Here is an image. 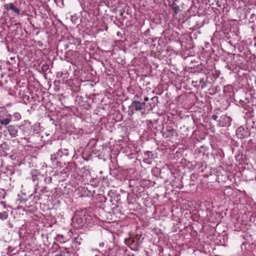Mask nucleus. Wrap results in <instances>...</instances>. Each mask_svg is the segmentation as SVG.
<instances>
[{"label":"nucleus","instance_id":"2","mask_svg":"<svg viewBox=\"0 0 256 256\" xmlns=\"http://www.w3.org/2000/svg\"><path fill=\"white\" fill-rule=\"evenodd\" d=\"M12 115L8 113V110L3 108L0 110V129L2 126H6L12 121Z\"/></svg>","mask_w":256,"mask_h":256},{"label":"nucleus","instance_id":"18","mask_svg":"<svg viewBox=\"0 0 256 256\" xmlns=\"http://www.w3.org/2000/svg\"><path fill=\"white\" fill-rule=\"evenodd\" d=\"M152 173L154 176L158 177L161 174V169L157 167H154L152 170Z\"/></svg>","mask_w":256,"mask_h":256},{"label":"nucleus","instance_id":"10","mask_svg":"<svg viewBox=\"0 0 256 256\" xmlns=\"http://www.w3.org/2000/svg\"><path fill=\"white\" fill-rule=\"evenodd\" d=\"M54 239L57 242L61 244H64L68 242L69 240L68 236L62 234H58Z\"/></svg>","mask_w":256,"mask_h":256},{"label":"nucleus","instance_id":"5","mask_svg":"<svg viewBox=\"0 0 256 256\" xmlns=\"http://www.w3.org/2000/svg\"><path fill=\"white\" fill-rule=\"evenodd\" d=\"M236 136L238 138L243 139L250 136V132H248L247 128H245L241 126L236 130Z\"/></svg>","mask_w":256,"mask_h":256},{"label":"nucleus","instance_id":"26","mask_svg":"<svg viewBox=\"0 0 256 256\" xmlns=\"http://www.w3.org/2000/svg\"><path fill=\"white\" fill-rule=\"evenodd\" d=\"M152 160L150 158L144 157L143 161L144 163L150 164H151Z\"/></svg>","mask_w":256,"mask_h":256},{"label":"nucleus","instance_id":"22","mask_svg":"<svg viewBox=\"0 0 256 256\" xmlns=\"http://www.w3.org/2000/svg\"><path fill=\"white\" fill-rule=\"evenodd\" d=\"M144 156L146 158L152 160L154 158V154L150 151H146L144 152Z\"/></svg>","mask_w":256,"mask_h":256},{"label":"nucleus","instance_id":"39","mask_svg":"<svg viewBox=\"0 0 256 256\" xmlns=\"http://www.w3.org/2000/svg\"><path fill=\"white\" fill-rule=\"evenodd\" d=\"M144 114V112H142V114Z\"/></svg>","mask_w":256,"mask_h":256},{"label":"nucleus","instance_id":"38","mask_svg":"<svg viewBox=\"0 0 256 256\" xmlns=\"http://www.w3.org/2000/svg\"><path fill=\"white\" fill-rule=\"evenodd\" d=\"M243 62H241L240 63H238V64H242Z\"/></svg>","mask_w":256,"mask_h":256},{"label":"nucleus","instance_id":"13","mask_svg":"<svg viewBox=\"0 0 256 256\" xmlns=\"http://www.w3.org/2000/svg\"><path fill=\"white\" fill-rule=\"evenodd\" d=\"M166 130L168 133V135L166 136L168 138H172L174 136L175 134H177L176 130L170 126H166Z\"/></svg>","mask_w":256,"mask_h":256},{"label":"nucleus","instance_id":"33","mask_svg":"<svg viewBox=\"0 0 256 256\" xmlns=\"http://www.w3.org/2000/svg\"><path fill=\"white\" fill-rule=\"evenodd\" d=\"M32 180L33 182H35L36 180V176L35 175H32Z\"/></svg>","mask_w":256,"mask_h":256},{"label":"nucleus","instance_id":"24","mask_svg":"<svg viewBox=\"0 0 256 256\" xmlns=\"http://www.w3.org/2000/svg\"><path fill=\"white\" fill-rule=\"evenodd\" d=\"M78 18L76 14L72 16L70 18L71 21L74 24L78 23Z\"/></svg>","mask_w":256,"mask_h":256},{"label":"nucleus","instance_id":"12","mask_svg":"<svg viewBox=\"0 0 256 256\" xmlns=\"http://www.w3.org/2000/svg\"><path fill=\"white\" fill-rule=\"evenodd\" d=\"M69 44L74 46H80L81 44V40L79 38H75L73 36H71L69 38Z\"/></svg>","mask_w":256,"mask_h":256},{"label":"nucleus","instance_id":"15","mask_svg":"<svg viewBox=\"0 0 256 256\" xmlns=\"http://www.w3.org/2000/svg\"><path fill=\"white\" fill-rule=\"evenodd\" d=\"M56 154L58 156L61 157L62 155L64 156H68L69 155V149L68 148H61L60 150H58V151L56 152Z\"/></svg>","mask_w":256,"mask_h":256},{"label":"nucleus","instance_id":"29","mask_svg":"<svg viewBox=\"0 0 256 256\" xmlns=\"http://www.w3.org/2000/svg\"><path fill=\"white\" fill-rule=\"evenodd\" d=\"M42 68L43 71L46 72L48 69V66L47 65H42Z\"/></svg>","mask_w":256,"mask_h":256},{"label":"nucleus","instance_id":"37","mask_svg":"<svg viewBox=\"0 0 256 256\" xmlns=\"http://www.w3.org/2000/svg\"><path fill=\"white\" fill-rule=\"evenodd\" d=\"M32 194H30V195L28 196V197H30V196H32Z\"/></svg>","mask_w":256,"mask_h":256},{"label":"nucleus","instance_id":"25","mask_svg":"<svg viewBox=\"0 0 256 256\" xmlns=\"http://www.w3.org/2000/svg\"><path fill=\"white\" fill-rule=\"evenodd\" d=\"M16 120H19L21 119V115L18 112H14L12 116Z\"/></svg>","mask_w":256,"mask_h":256},{"label":"nucleus","instance_id":"35","mask_svg":"<svg viewBox=\"0 0 256 256\" xmlns=\"http://www.w3.org/2000/svg\"><path fill=\"white\" fill-rule=\"evenodd\" d=\"M236 57H238L239 58H242V59L244 60V57L242 56H240V54H237Z\"/></svg>","mask_w":256,"mask_h":256},{"label":"nucleus","instance_id":"8","mask_svg":"<svg viewBox=\"0 0 256 256\" xmlns=\"http://www.w3.org/2000/svg\"><path fill=\"white\" fill-rule=\"evenodd\" d=\"M128 243L130 248L136 251L138 250V246L142 242L138 239L130 238L128 240Z\"/></svg>","mask_w":256,"mask_h":256},{"label":"nucleus","instance_id":"30","mask_svg":"<svg viewBox=\"0 0 256 256\" xmlns=\"http://www.w3.org/2000/svg\"><path fill=\"white\" fill-rule=\"evenodd\" d=\"M124 12H125V11L124 9H120L119 10L120 15L122 16H123Z\"/></svg>","mask_w":256,"mask_h":256},{"label":"nucleus","instance_id":"11","mask_svg":"<svg viewBox=\"0 0 256 256\" xmlns=\"http://www.w3.org/2000/svg\"><path fill=\"white\" fill-rule=\"evenodd\" d=\"M64 250H61L58 254L55 256H73L72 252L68 250V248L63 247Z\"/></svg>","mask_w":256,"mask_h":256},{"label":"nucleus","instance_id":"17","mask_svg":"<svg viewBox=\"0 0 256 256\" xmlns=\"http://www.w3.org/2000/svg\"><path fill=\"white\" fill-rule=\"evenodd\" d=\"M170 6L172 8L176 14H177L180 10V6L176 3L169 4Z\"/></svg>","mask_w":256,"mask_h":256},{"label":"nucleus","instance_id":"20","mask_svg":"<svg viewBox=\"0 0 256 256\" xmlns=\"http://www.w3.org/2000/svg\"><path fill=\"white\" fill-rule=\"evenodd\" d=\"M8 214L6 212H0V220H6L8 218Z\"/></svg>","mask_w":256,"mask_h":256},{"label":"nucleus","instance_id":"4","mask_svg":"<svg viewBox=\"0 0 256 256\" xmlns=\"http://www.w3.org/2000/svg\"><path fill=\"white\" fill-rule=\"evenodd\" d=\"M47 188V187H44L38 192V188H35L34 194H36L33 197V200L34 202L36 203L38 201L42 200L44 196H45V194L49 192V190H48Z\"/></svg>","mask_w":256,"mask_h":256},{"label":"nucleus","instance_id":"34","mask_svg":"<svg viewBox=\"0 0 256 256\" xmlns=\"http://www.w3.org/2000/svg\"><path fill=\"white\" fill-rule=\"evenodd\" d=\"M148 100H149V98L148 96H146L144 98V102H148Z\"/></svg>","mask_w":256,"mask_h":256},{"label":"nucleus","instance_id":"27","mask_svg":"<svg viewBox=\"0 0 256 256\" xmlns=\"http://www.w3.org/2000/svg\"><path fill=\"white\" fill-rule=\"evenodd\" d=\"M196 176V174H192L190 176V185H192L194 186V178H195Z\"/></svg>","mask_w":256,"mask_h":256},{"label":"nucleus","instance_id":"1","mask_svg":"<svg viewBox=\"0 0 256 256\" xmlns=\"http://www.w3.org/2000/svg\"><path fill=\"white\" fill-rule=\"evenodd\" d=\"M146 108L147 104L146 102H142L136 100H132L131 104L128 106V114L132 116L135 112L145 110Z\"/></svg>","mask_w":256,"mask_h":256},{"label":"nucleus","instance_id":"23","mask_svg":"<svg viewBox=\"0 0 256 256\" xmlns=\"http://www.w3.org/2000/svg\"><path fill=\"white\" fill-rule=\"evenodd\" d=\"M199 87H200L201 88H204L206 86V83L204 81V79L200 78L199 82V85L198 86Z\"/></svg>","mask_w":256,"mask_h":256},{"label":"nucleus","instance_id":"7","mask_svg":"<svg viewBox=\"0 0 256 256\" xmlns=\"http://www.w3.org/2000/svg\"><path fill=\"white\" fill-rule=\"evenodd\" d=\"M6 128L12 138H16L18 136V130L20 128V126L17 124H8Z\"/></svg>","mask_w":256,"mask_h":256},{"label":"nucleus","instance_id":"31","mask_svg":"<svg viewBox=\"0 0 256 256\" xmlns=\"http://www.w3.org/2000/svg\"><path fill=\"white\" fill-rule=\"evenodd\" d=\"M58 75H60V76H62V75L64 74V78H67V75L68 74V73H65L64 74H62V72H61L60 73V72H58Z\"/></svg>","mask_w":256,"mask_h":256},{"label":"nucleus","instance_id":"21","mask_svg":"<svg viewBox=\"0 0 256 256\" xmlns=\"http://www.w3.org/2000/svg\"><path fill=\"white\" fill-rule=\"evenodd\" d=\"M90 182L92 186H97L98 184V180L96 178H94L90 180Z\"/></svg>","mask_w":256,"mask_h":256},{"label":"nucleus","instance_id":"6","mask_svg":"<svg viewBox=\"0 0 256 256\" xmlns=\"http://www.w3.org/2000/svg\"><path fill=\"white\" fill-rule=\"evenodd\" d=\"M232 118L227 115L222 116L218 120V126L221 127H228L231 125Z\"/></svg>","mask_w":256,"mask_h":256},{"label":"nucleus","instance_id":"40","mask_svg":"<svg viewBox=\"0 0 256 256\" xmlns=\"http://www.w3.org/2000/svg\"><path fill=\"white\" fill-rule=\"evenodd\" d=\"M10 104H7L6 106H10Z\"/></svg>","mask_w":256,"mask_h":256},{"label":"nucleus","instance_id":"16","mask_svg":"<svg viewBox=\"0 0 256 256\" xmlns=\"http://www.w3.org/2000/svg\"><path fill=\"white\" fill-rule=\"evenodd\" d=\"M82 240V238L80 236H77L74 239H72V242L73 244H76L75 246L76 248L77 246H79L81 244Z\"/></svg>","mask_w":256,"mask_h":256},{"label":"nucleus","instance_id":"19","mask_svg":"<svg viewBox=\"0 0 256 256\" xmlns=\"http://www.w3.org/2000/svg\"><path fill=\"white\" fill-rule=\"evenodd\" d=\"M151 100L152 102L151 104H150V107L152 108L153 107H154L156 105L158 102V97L156 96H154L151 98Z\"/></svg>","mask_w":256,"mask_h":256},{"label":"nucleus","instance_id":"9","mask_svg":"<svg viewBox=\"0 0 256 256\" xmlns=\"http://www.w3.org/2000/svg\"><path fill=\"white\" fill-rule=\"evenodd\" d=\"M4 8L8 11L10 10H12L13 12H14V13L18 15L20 14V10L18 8L16 7L14 4L12 3L6 4L4 6Z\"/></svg>","mask_w":256,"mask_h":256},{"label":"nucleus","instance_id":"36","mask_svg":"<svg viewBox=\"0 0 256 256\" xmlns=\"http://www.w3.org/2000/svg\"><path fill=\"white\" fill-rule=\"evenodd\" d=\"M198 82V81H194V80H192V84H194V83L197 84Z\"/></svg>","mask_w":256,"mask_h":256},{"label":"nucleus","instance_id":"14","mask_svg":"<svg viewBox=\"0 0 256 256\" xmlns=\"http://www.w3.org/2000/svg\"><path fill=\"white\" fill-rule=\"evenodd\" d=\"M58 156V154H54L51 155L50 160L52 162V164L53 167L56 168L59 166L58 164L60 162L57 160V158Z\"/></svg>","mask_w":256,"mask_h":256},{"label":"nucleus","instance_id":"28","mask_svg":"<svg viewBox=\"0 0 256 256\" xmlns=\"http://www.w3.org/2000/svg\"><path fill=\"white\" fill-rule=\"evenodd\" d=\"M28 198L27 197L22 198L20 199V203H24L28 200Z\"/></svg>","mask_w":256,"mask_h":256},{"label":"nucleus","instance_id":"3","mask_svg":"<svg viewBox=\"0 0 256 256\" xmlns=\"http://www.w3.org/2000/svg\"><path fill=\"white\" fill-rule=\"evenodd\" d=\"M64 57L65 60L72 64H75L80 61V53L78 51L68 50Z\"/></svg>","mask_w":256,"mask_h":256},{"label":"nucleus","instance_id":"32","mask_svg":"<svg viewBox=\"0 0 256 256\" xmlns=\"http://www.w3.org/2000/svg\"><path fill=\"white\" fill-rule=\"evenodd\" d=\"M212 118L214 120H216L218 116L216 114H213L212 116Z\"/></svg>","mask_w":256,"mask_h":256}]
</instances>
